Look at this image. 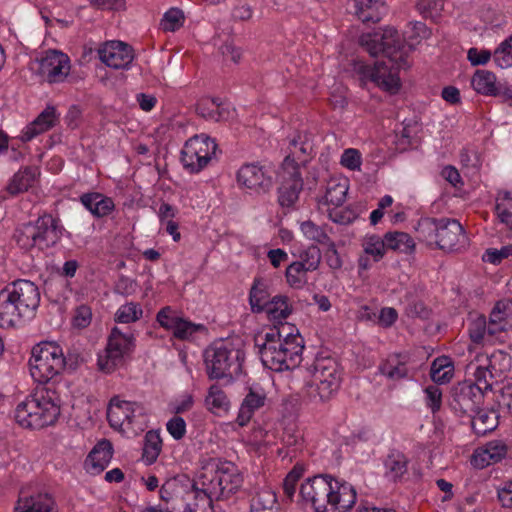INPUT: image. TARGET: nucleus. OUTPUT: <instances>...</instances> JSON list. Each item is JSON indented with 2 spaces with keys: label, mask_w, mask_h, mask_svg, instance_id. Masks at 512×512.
Here are the masks:
<instances>
[{
  "label": "nucleus",
  "mask_w": 512,
  "mask_h": 512,
  "mask_svg": "<svg viewBox=\"0 0 512 512\" xmlns=\"http://www.w3.org/2000/svg\"><path fill=\"white\" fill-rule=\"evenodd\" d=\"M300 495L316 512H346L356 503L354 487L329 475L308 478L300 487Z\"/></svg>",
  "instance_id": "1"
},
{
  "label": "nucleus",
  "mask_w": 512,
  "mask_h": 512,
  "mask_svg": "<svg viewBox=\"0 0 512 512\" xmlns=\"http://www.w3.org/2000/svg\"><path fill=\"white\" fill-rule=\"evenodd\" d=\"M61 399L53 385L37 389L15 409L16 422L27 429H42L55 424L60 416Z\"/></svg>",
  "instance_id": "2"
},
{
  "label": "nucleus",
  "mask_w": 512,
  "mask_h": 512,
  "mask_svg": "<svg viewBox=\"0 0 512 512\" xmlns=\"http://www.w3.org/2000/svg\"><path fill=\"white\" fill-rule=\"evenodd\" d=\"M40 304L37 285L18 279L0 291V327L9 328L23 317L31 316Z\"/></svg>",
  "instance_id": "3"
},
{
  "label": "nucleus",
  "mask_w": 512,
  "mask_h": 512,
  "mask_svg": "<svg viewBox=\"0 0 512 512\" xmlns=\"http://www.w3.org/2000/svg\"><path fill=\"white\" fill-rule=\"evenodd\" d=\"M244 359V351L232 342H214L204 352L207 376L211 380L232 382L242 373Z\"/></svg>",
  "instance_id": "4"
},
{
  "label": "nucleus",
  "mask_w": 512,
  "mask_h": 512,
  "mask_svg": "<svg viewBox=\"0 0 512 512\" xmlns=\"http://www.w3.org/2000/svg\"><path fill=\"white\" fill-rule=\"evenodd\" d=\"M30 374L39 383H48L66 367L75 370L77 361L71 362V356L65 358L62 348L52 342L35 345L29 359Z\"/></svg>",
  "instance_id": "5"
},
{
  "label": "nucleus",
  "mask_w": 512,
  "mask_h": 512,
  "mask_svg": "<svg viewBox=\"0 0 512 512\" xmlns=\"http://www.w3.org/2000/svg\"><path fill=\"white\" fill-rule=\"evenodd\" d=\"M62 236L59 220L51 214H43L36 221L22 224L14 233L18 246L24 250H45L56 245Z\"/></svg>",
  "instance_id": "6"
},
{
  "label": "nucleus",
  "mask_w": 512,
  "mask_h": 512,
  "mask_svg": "<svg viewBox=\"0 0 512 512\" xmlns=\"http://www.w3.org/2000/svg\"><path fill=\"white\" fill-rule=\"evenodd\" d=\"M359 45L372 57L382 54L395 64V69L408 67L404 53V40L394 27L387 26L377 31L363 33Z\"/></svg>",
  "instance_id": "7"
},
{
  "label": "nucleus",
  "mask_w": 512,
  "mask_h": 512,
  "mask_svg": "<svg viewBox=\"0 0 512 512\" xmlns=\"http://www.w3.org/2000/svg\"><path fill=\"white\" fill-rule=\"evenodd\" d=\"M213 503L234 496L243 486L244 478L239 468L232 462L217 460L215 469L200 474Z\"/></svg>",
  "instance_id": "8"
},
{
  "label": "nucleus",
  "mask_w": 512,
  "mask_h": 512,
  "mask_svg": "<svg viewBox=\"0 0 512 512\" xmlns=\"http://www.w3.org/2000/svg\"><path fill=\"white\" fill-rule=\"evenodd\" d=\"M342 373L338 362L331 357L317 358L314 362L313 382L306 394L314 403L329 401L338 391Z\"/></svg>",
  "instance_id": "9"
},
{
  "label": "nucleus",
  "mask_w": 512,
  "mask_h": 512,
  "mask_svg": "<svg viewBox=\"0 0 512 512\" xmlns=\"http://www.w3.org/2000/svg\"><path fill=\"white\" fill-rule=\"evenodd\" d=\"M476 362L470 364V368L474 369V380L481 383L485 390L490 391L506 378L512 367L511 356L502 350H496L490 355L478 356Z\"/></svg>",
  "instance_id": "10"
},
{
  "label": "nucleus",
  "mask_w": 512,
  "mask_h": 512,
  "mask_svg": "<svg viewBox=\"0 0 512 512\" xmlns=\"http://www.w3.org/2000/svg\"><path fill=\"white\" fill-rule=\"evenodd\" d=\"M485 390L476 380L463 381L453 385L448 397L450 409L458 416H472L484 403Z\"/></svg>",
  "instance_id": "11"
},
{
  "label": "nucleus",
  "mask_w": 512,
  "mask_h": 512,
  "mask_svg": "<svg viewBox=\"0 0 512 512\" xmlns=\"http://www.w3.org/2000/svg\"><path fill=\"white\" fill-rule=\"evenodd\" d=\"M352 72L358 77L362 86L371 82L390 94H396L401 86L400 78L394 67H388L383 61L370 66L363 61L352 63Z\"/></svg>",
  "instance_id": "12"
},
{
  "label": "nucleus",
  "mask_w": 512,
  "mask_h": 512,
  "mask_svg": "<svg viewBox=\"0 0 512 512\" xmlns=\"http://www.w3.org/2000/svg\"><path fill=\"white\" fill-rule=\"evenodd\" d=\"M134 340L132 333L123 332L118 327H114L104 352L98 356V369L104 373L113 372L122 364L123 358L132 352L135 346Z\"/></svg>",
  "instance_id": "13"
},
{
  "label": "nucleus",
  "mask_w": 512,
  "mask_h": 512,
  "mask_svg": "<svg viewBox=\"0 0 512 512\" xmlns=\"http://www.w3.org/2000/svg\"><path fill=\"white\" fill-rule=\"evenodd\" d=\"M217 145L205 134L189 138L181 150V162L190 173H198L204 169L215 155Z\"/></svg>",
  "instance_id": "14"
},
{
  "label": "nucleus",
  "mask_w": 512,
  "mask_h": 512,
  "mask_svg": "<svg viewBox=\"0 0 512 512\" xmlns=\"http://www.w3.org/2000/svg\"><path fill=\"white\" fill-rule=\"evenodd\" d=\"M145 416L146 410L142 404L121 400L119 396L111 398L107 409V419L114 429H122L124 426L133 428Z\"/></svg>",
  "instance_id": "15"
},
{
  "label": "nucleus",
  "mask_w": 512,
  "mask_h": 512,
  "mask_svg": "<svg viewBox=\"0 0 512 512\" xmlns=\"http://www.w3.org/2000/svg\"><path fill=\"white\" fill-rule=\"evenodd\" d=\"M283 330H286V324L270 329L269 332L265 333L263 342L260 343L259 338L255 340V346L258 347L262 364L276 372L288 370L281 350L280 338L283 336Z\"/></svg>",
  "instance_id": "16"
},
{
  "label": "nucleus",
  "mask_w": 512,
  "mask_h": 512,
  "mask_svg": "<svg viewBox=\"0 0 512 512\" xmlns=\"http://www.w3.org/2000/svg\"><path fill=\"white\" fill-rule=\"evenodd\" d=\"M274 169L271 165L249 163L241 166L237 173V182L257 194H264L273 187Z\"/></svg>",
  "instance_id": "17"
},
{
  "label": "nucleus",
  "mask_w": 512,
  "mask_h": 512,
  "mask_svg": "<svg viewBox=\"0 0 512 512\" xmlns=\"http://www.w3.org/2000/svg\"><path fill=\"white\" fill-rule=\"evenodd\" d=\"M37 74L50 84L63 82L70 72L69 57L57 50H49L36 61Z\"/></svg>",
  "instance_id": "18"
},
{
  "label": "nucleus",
  "mask_w": 512,
  "mask_h": 512,
  "mask_svg": "<svg viewBox=\"0 0 512 512\" xmlns=\"http://www.w3.org/2000/svg\"><path fill=\"white\" fill-rule=\"evenodd\" d=\"M201 476L192 483L189 489L184 488L180 496V503L175 508L176 512H214L213 503L206 486L202 487Z\"/></svg>",
  "instance_id": "19"
},
{
  "label": "nucleus",
  "mask_w": 512,
  "mask_h": 512,
  "mask_svg": "<svg viewBox=\"0 0 512 512\" xmlns=\"http://www.w3.org/2000/svg\"><path fill=\"white\" fill-rule=\"evenodd\" d=\"M440 230L436 245L444 251H460L465 248L468 239L462 225L455 219L440 218Z\"/></svg>",
  "instance_id": "20"
},
{
  "label": "nucleus",
  "mask_w": 512,
  "mask_h": 512,
  "mask_svg": "<svg viewBox=\"0 0 512 512\" xmlns=\"http://www.w3.org/2000/svg\"><path fill=\"white\" fill-rule=\"evenodd\" d=\"M99 59L113 69H129L134 59L133 48L121 41H109L98 49Z\"/></svg>",
  "instance_id": "21"
},
{
  "label": "nucleus",
  "mask_w": 512,
  "mask_h": 512,
  "mask_svg": "<svg viewBox=\"0 0 512 512\" xmlns=\"http://www.w3.org/2000/svg\"><path fill=\"white\" fill-rule=\"evenodd\" d=\"M281 339L282 357L288 370L298 367L302 361L303 338L295 327L286 325Z\"/></svg>",
  "instance_id": "22"
},
{
  "label": "nucleus",
  "mask_w": 512,
  "mask_h": 512,
  "mask_svg": "<svg viewBox=\"0 0 512 512\" xmlns=\"http://www.w3.org/2000/svg\"><path fill=\"white\" fill-rule=\"evenodd\" d=\"M292 171L282 169V182L278 188V202L282 207H292L303 189L301 172L293 173Z\"/></svg>",
  "instance_id": "23"
},
{
  "label": "nucleus",
  "mask_w": 512,
  "mask_h": 512,
  "mask_svg": "<svg viewBox=\"0 0 512 512\" xmlns=\"http://www.w3.org/2000/svg\"><path fill=\"white\" fill-rule=\"evenodd\" d=\"M267 400L266 393L263 388L259 386H251L248 388V393L245 395L236 422L239 426H245L251 420L255 411L262 408Z\"/></svg>",
  "instance_id": "24"
},
{
  "label": "nucleus",
  "mask_w": 512,
  "mask_h": 512,
  "mask_svg": "<svg viewBox=\"0 0 512 512\" xmlns=\"http://www.w3.org/2000/svg\"><path fill=\"white\" fill-rule=\"evenodd\" d=\"M507 454V446L502 441L488 442L484 447L475 450L471 464L477 469H483L501 461Z\"/></svg>",
  "instance_id": "25"
},
{
  "label": "nucleus",
  "mask_w": 512,
  "mask_h": 512,
  "mask_svg": "<svg viewBox=\"0 0 512 512\" xmlns=\"http://www.w3.org/2000/svg\"><path fill=\"white\" fill-rule=\"evenodd\" d=\"M59 116L53 106H47L38 116L27 125L21 133L20 139L23 142L31 141L37 135L53 128L58 122Z\"/></svg>",
  "instance_id": "26"
},
{
  "label": "nucleus",
  "mask_w": 512,
  "mask_h": 512,
  "mask_svg": "<svg viewBox=\"0 0 512 512\" xmlns=\"http://www.w3.org/2000/svg\"><path fill=\"white\" fill-rule=\"evenodd\" d=\"M113 456V447L109 440L99 441L89 453L85 466L92 474L101 473L110 463Z\"/></svg>",
  "instance_id": "27"
},
{
  "label": "nucleus",
  "mask_w": 512,
  "mask_h": 512,
  "mask_svg": "<svg viewBox=\"0 0 512 512\" xmlns=\"http://www.w3.org/2000/svg\"><path fill=\"white\" fill-rule=\"evenodd\" d=\"M80 203L96 218L108 216L115 208L112 198L99 193H84L79 198Z\"/></svg>",
  "instance_id": "28"
},
{
  "label": "nucleus",
  "mask_w": 512,
  "mask_h": 512,
  "mask_svg": "<svg viewBox=\"0 0 512 512\" xmlns=\"http://www.w3.org/2000/svg\"><path fill=\"white\" fill-rule=\"evenodd\" d=\"M311 150V146L308 142L303 141L301 136L291 140L289 145V154L285 157L282 163V169L291 171H300L301 165H304L308 159L307 156Z\"/></svg>",
  "instance_id": "29"
},
{
  "label": "nucleus",
  "mask_w": 512,
  "mask_h": 512,
  "mask_svg": "<svg viewBox=\"0 0 512 512\" xmlns=\"http://www.w3.org/2000/svg\"><path fill=\"white\" fill-rule=\"evenodd\" d=\"M16 512H58L56 503L48 493H38L20 498L15 507Z\"/></svg>",
  "instance_id": "30"
},
{
  "label": "nucleus",
  "mask_w": 512,
  "mask_h": 512,
  "mask_svg": "<svg viewBox=\"0 0 512 512\" xmlns=\"http://www.w3.org/2000/svg\"><path fill=\"white\" fill-rule=\"evenodd\" d=\"M39 175L38 168L26 166L16 172L9 180L6 190L11 195H18L33 187Z\"/></svg>",
  "instance_id": "31"
},
{
  "label": "nucleus",
  "mask_w": 512,
  "mask_h": 512,
  "mask_svg": "<svg viewBox=\"0 0 512 512\" xmlns=\"http://www.w3.org/2000/svg\"><path fill=\"white\" fill-rule=\"evenodd\" d=\"M387 9L382 0H355V14L363 23H377Z\"/></svg>",
  "instance_id": "32"
},
{
  "label": "nucleus",
  "mask_w": 512,
  "mask_h": 512,
  "mask_svg": "<svg viewBox=\"0 0 512 512\" xmlns=\"http://www.w3.org/2000/svg\"><path fill=\"white\" fill-rule=\"evenodd\" d=\"M471 85L477 93L482 95L499 96L501 94V87L497 84L495 74L488 70H477L471 79Z\"/></svg>",
  "instance_id": "33"
},
{
  "label": "nucleus",
  "mask_w": 512,
  "mask_h": 512,
  "mask_svg": "<svg viewBox=\"0 0 512 512\" xmlns=\"http://www.w3.org/2000/svg\"><path fill=\"white\" fill-rule=\"evenodd\" d=\"M196 112L202 118L215 122L227 120L230 116V111L216 98L201 99L196 105Z\"/></svg>",
  "instance_id": "34"
},
{
  "label": "nucleus",
  "mask_w": 512,
  "mask_h": 512,
  "mask_svg": "<svg viewBox=\"0 0 512 512\" xmlns=\"http://www.w3.org/2000/svg\"><path fill=\"white\" fill-rule=\"evenodd\" d=\"M271 301L269 285L261 278H255L249 292V304L253 313L264 312Z\"/></svg>",
  "instance_id": "35"
},
{
  "label": "nucleus",
  "mask_w": 512,
  "mask_h": 512,
  "mask_svg": "<svg viewBox=\"0 0 512 512\" xmlns=\"http://www.w3.org/2000/svg\"><path fill=\"white\" fill-rule=\"evenodd\" d=\"M471 418V426L475 434L484 436L498 426V415L494 410H487L481 406L474 412Z\"/></svg>",
  "instance_id": "36"
},
{
  "label": "nucleus",
  "mask_w": 512,
  "mask_h": 512,
  "mask_svg": "<svg viewBox=\"0 0 512 512\" xmlns=\"http://www.w3.org/2000/svg\"><path fill=\"white\" fill-rule=\"evenodd\" d=\"M250 510L256 512H279L275 492L268 487L257 490L250 499Z\"/></svg>",
  "instance_id": "37"
},
{
  "label": "nucleus",
  "mask_w": 512,
  "mask_h": 512,
  "mask_svg": "<svg viewBox=\"0 0 512 512\" xmlns=\"http://www.w3.org/2000/svg\"><path fill=\"white\" fill-rule=\"evenodd\" d=\"M379 372L392 381L404 379L408 376L406 360H403L400 355H390L380 364Z\"/></svg>",
  "instance_id": "38"
},
{
  "label": "nucleus",
  "mask_w": 512,
  "mask_h": 512,
  "mask_svg": "<svg viewBox=\"0 0 512 512\" xmlns=\"http://www.w3.org/2000/svg\"><path fill=\"white\" fill-rule=\"evenodd\" d=\"M409 460L398 450H393L385 460L386 475L396 481L407 472Z\"/></svg>",
  "instance_id": "39"
},
{
  "label": "nucleus",
  "mask_w": 512,
  "mask_h": 512,
  "mask_svg": "<svg viewBox=\"0 0 512 512\" xmlns=\"http://www.w3.org/2000/svg\"><path fill=\"white\" fill-rule=\"evenodd\" d=\"M184 492V486L175 479L166 481L160 488V498L165 502L166 512H176L175 508L180 503V496Z\"/></svg>",
  "instance_id": "40"
},
{
  "label": "nucleus",
  "mask_w": 512,
  "mask_h": 512,
  "mask_svg": "<svg viewBox=\"0 0 512 512\" xmlns=\"http://www.w3.org/2000/svg\"><path fill=\"white\" fill-rule=\"evenodd\" d=\"M264 312L267 313L270 319L279 322L287 319L292 313V306L289 303L288 296L276 295L272 297Z\"/></svg>",
  "instance_id": "41"
},
{
  "label": "nucleus",
  "mask_w": 512,
  "mask_h": 512,
  "mask_svg": "<svg viewBox=\"0 0 512 512\" xmlns=\"http://www.w3.org/2000/svg\"><path fill=\"white\" fill-rule=\"evenodd\" d=\"M162 449V439L158 432L150 430L145 434L142 459L147 465L153 464Z\"/></svg>",
  "instance_id": "42"
},
{
  "label": "nucleus",
  "mask_w": 512,
  "mask_h": 512,
  "mask_svg": "<svg viewBox=\"0 0 512 512\" xmlns=\"http://www.w3.org/2000/svg\"><path fill=\"white\" fill-rule=\"evenodd\" d=\"M440 225V218H421L416 227L418 238L429 245L436 244Z\"/></svg>",
  "instance_id": "43"
},
{
  "label": "nucleus",
  "mask_w": 512,
  "mask_h": 512,
  "mask_svg": "<svg viewBox=\"0 0 512 512\" xmlns=\"http://www.w3.org/2000/svg\"><path fill=\"white\" fill-rule=\"evenodd\" d=\"M300 230L306 239L323 246L332 241L328 234V226H319L311 220L304 221L300 224Z\"/></svg>",
  "instance_id": "44"
},
{
  "label": "nucleus",
  "mask_w": 512,
  "mask_h": 512,
  "mask_svg": "<svg viewBox=\"0 0 512 512\" xmlns=\"http://www.w3.org/2000/svg\"><path fill=\"white\" fill-rule=\"evenodd\" d=\"M387 249L409 253L414 250L415 243L409 234L405 232H387L385 235Z\"/></svg>",
  "instance_id": "45"
},
{
  "label": "nucleus",
  "mask_w": 512,
  "mask_h": 512,
  "mask_svg": "<svg viewBox=\"0 0 512 512\" xmlns=\"http://www.w3.org/2000/svg\"><path fill=\"white\" fill-rule=\"evenodd\" d=\"M205 405L209 411L217 413L219 411H227L230 406V401L220 386L214 384L211 385L208 390Z\"/></svg>",
  "instance_id": "46"
},
{
  "label": "nucleus",
  "mask_w": 512,
  "mask_h": 512,
  "mask_svg": "<svg viewBox=\"0 0 512 512\" xmlns=\"http://www.w3.org/2000/svg\"><path fill=\"white\" fill-rule=\"evenodd\" d=\"M308 270L296 261L289 264L285 271L287 284L294 289H301L308 283Z\"/></svg>",
  "instance_id": "47"
},
{
  "label": "nucleus",
  "mask_w": 512,
  "mask_h": 512,
  "mask_svg": "<svg viewBox=\"0 0 512 512\" xmlns=\"http://www.w3.org/2000/svg\"><path fill=\"white\" fill-rule=\"evenodd\" d=\"M362 247L364 253L371 256L374 262H379L384 257L387 249L385 237L382 239L377 235L365 237L362 242Z\"/></svg>",
  "instance_id": "48"
},
{
  "label": "nucleus",
  "mask_w": 512,
  "mask_h": 512,
  "mask_svg": "<svg viewBox=\"0 0 512 512\" xmlns=\"http://www.w3.org/2000/svg\"><path fill=\"white\" fill-rule=\"evenodd\" d=\"M495 210L501 223L512 230V193L505 191L498 196Z\"/></svg>",
  "instance_id": "49"
},
{
  "label": "nucleus",
  "mask_w": 512,
  "mask_h": 512,
  "mask_svg": "<svg viewBox=\"0 0 512 512\" xmlns=\"http://www.w3.org/2000/svg\"><path fill=\"white\" fill-rule=\"evenodd\" d=\"M453 366L447 358H437L433 361L430 369V376L433 382L443 384L452 377Z\"/></svg>",
  "instance_id": "50"
},
{
  "label": "nucleus",
  "mask_w": 512,
  "mask_h": 512,
  "mask_svg": "<svg viewBox=\"0 0 512 512\" xmlns=\"http://www.w3.org/2000/svg\"><path fill=\"white\" fill-rule=\"evenodd\" d=\"M143 316V309L139 303L129 302L121 305L116 314L115 320L119 323H132L138 321Z\"/></svg>",
  "instance_id": "51"
},
{
  "label": "nucleus",
  "mask_w": 512,
  "mask_h": 512,
  "mask_svg": "<svg viewBox=\"0 0 512 512\" xmlns=\"http://www.w3.org/2000/svg\"><path fill=\"white\" fill-rule=\"evenodd\" d=\"M322 253L318 246L311 245L299 253L297 263H302L309 272L316 271L321 263Z\"/></svg>",
  "instance_id": "52"
},
{
  "label": "nucleus",
  "mask_w": 512,
  "mask_h": 512,
  "mask_svg": "<svg viewBox=\"0 0 512 512\" xmlns=\"http://www.w3.org/2000/svg\"><path fill=\"white\" fill-rule=\"evenodd\" d=\"M444 9L443 0H419L416 4V10L426 19L436 21Z\"/></svg>",
  "instance_id": "53"
},
{
  "label": "nucleus",
  "mask_w": 512,
  "mask_h": 512,
  "mask_svg": "<svg viewBox=\"0 0 512 512\" xmlns=\"http://www.w3.org/2000/svg\"><path fill=\"white\" fill-rule=\"evenodd\" d=\"M493 60L500 68H508L512 66V35L505 39L495 49Z\"/></svg>",
  "instance_id": "54"
},
{
  "label": "nucleus",
  "mask_w": 512,
  "mask_h": 512,
  "mask_svg": "<svg viewBox=\"0 0 512 512\" xmlns=\"http://www.w3.org/2000/svg\"><path fill=\"white\" fill-rule=\"evenodd\" d=\"M405 35L409 46L413 48L415 44L420 43L423 39L429 38L431 31L425 23L415 21L409 23V30L405 31Z\"/></svg>",
  "instance_id": "55"
},
{
  "label": "nucleus",
  "mask_w": 512,
  "mask_h": 512,
  "mask_svg": "<svg viewBox=\"0 0 512 512\" xmlns=\"http://www.w3.org/2000/svg\"><path fill=\"white\" fill-rule=\"evenodd\" d=\"M184 19L182 10L171 8L163 15L160 26L163 31L174 32L183 26Z\"/></svg>",
  "instance_id": "56"
},
{
  "label": "nucleus",
  "mask_w": 512,
  "mask_h": 512,
  "mask_svg": "<svg viewBox=\"0 0 512 512\" xmlns=\"http://www.w3.org/2000/svg\"><path fill=\"white\" fill-rule=\"evenodd\" d=\"M347 191L348 186L346 183H333L327 188L325 202L335 207H339L345 202Z\"/></svg>",
  "instance_id": "57"
},
{
  "label": "nucleus",
  "mask_w": 512,
  "mask_h": 512,
  "mask_svg": "<svg viewBox=\"0 0 512 512\" xmlns=\"http://www.w3.org/2000/svg\"><path fill=\"white\" fill-rule=\"evenodd\" d=\"M200 330H204L203 325L195 324L181 317L178 324L175 326L173 335L179 340H190L193 335Z\"/></svg>",
  "instance_id": "58"
},
{
  "label": "nucleus",
  "mask_w": 512,
  "mask_h": 512,
  "mask_svg": "<svg viewBox=\"0 0 512 512\" xmlns=\"http://www.w3.org/2000/svg\"><path fill=\"white\" fill-rule=\"evenodd\" d=\"M181 319L177 312L174 311L170 306L163 307L156 315V320L161 327L166 330L174 331L175 326Z\"/></svg>",
  "instance_id": "59"
},
{
  "label": "nucleus",
  "mask_w": 512,
  "mask_h": 512,
  "mask_svg": "<svg viewBox=\"0 0 512 512\" xmlns=\"http://www.w3.org/2000/svg\"><path fill=\"white\" fill-rule=\"evenodd\" d=\"M426 406L433 414L440 411L442 406V391L437 385H429L424 390Z\"/></svg>",
  "instance_id": "60"
},
{
  "label": "nucleus",
  "mask_w": 512,
  "mask_h": 512,
  "mask_svg": "<svg viewBox=\"0 0 512 512\" xmlns=\"http://www.w3.org/2000/svg\"><path fill=\"white\" fill-rule=\"evenodd\" d=\"M304 469L300 465H295L287 474L283 482V490L287 497L292 498L296 491V484L302 477Z\"/></svg>",
  "instance_id": "61"
},
{
  "label": "nucleus",
  "mask_w": 512,
  "mask_h": 512,
  "mask_svg": "<svg viewBox=\"0 0 512 512\" xmlns=\"http://www.w3.org/2000/svg\"><path fill=\"white\" fill-rule=\"evenodd\" d=\"M487 335L486 319L481 316L469 326V336L474 343H481Z\"/></svg>",
  "instance_id": "62"
},
{
  "label": "nucleus",
  "mask_w": 512,
  "mask_h": 512,
  "mask_svg": "<svg viewBox=\"0 0 512 512\" xmlns=\"http://www.w3.org/2000/svg\"><path fill=\"white\" fill-rule=\"evenodd\" d=\"M166 429L175 440H181L186 434V422L182 417L174 416L167 422Z\"/></svg>",
  "instance_id": "63"
},
{
  "label": "nucleus",
  "mask_w": 512,
  "mask_h": 512,
  "mask_svg": "<svg viewBox=\"0 0 512 512\" xmlns=\"http://www.w3.org/2000/svg\"><path fill=\"white\" fill-rule=\"evenodd\" d=\"M512 303L510 301L502 300L498 301L490 313L489 319L493 322H503L507 324V318L509 315Z\"/></svg>",
  "instance_id": "64"
}]
</instances>
